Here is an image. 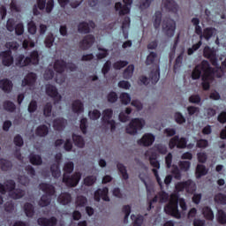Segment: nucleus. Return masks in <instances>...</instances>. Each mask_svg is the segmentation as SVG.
<instances>
[{"label":"nucleus","mask_w":226,"mask_h":226,"mask_svg":"<svg viewBox=\"0 0 226 226\" xmlns=\"http://www.w3.org/2000/svg\"><path fill=\"white\" fill-rule=\"evenodd\" d=\"M215 73H216V70L211 67L209 62L207 60H202L192 70V80H199L201 77V86H211V82L215 80Z\"/></svg>","instance_id":"nucleus-1"},{"label":"nucleus","mask_w":226,"mask_h":226,"mask_svg":"<svg viewBox=\"0 0 226 226\" xmlns=\"http://www.w3.org/2000/svg\"><path fill=\"white\" fill-rule=\"evenodd\" d=\"M39 188L45 193L41 197L39 206L41 207H47L52 202V196L56 193V187L50 184L41 183Z\"/></svg>","instance_id":"nucleus-2"},{"label":"nucleus","mask_w":226,"mask_h":226,"mask_svg":"<svg viewBox=\"0 0 226 226\" xmlns=\"http://www.w3.org/2000/svg\"><path fill=\"white\" fill-rule=\"evenodd\" d=\"M164 212L166 215L177 218V220L181 218V212H179V196L177 194L170 195V201L164 207Z\"/></svg>","instance_id":"nucleus-3"},{"label":"nucleus","mask_w":226,"mask_h":226,"mask_svg":"<svg viewBox=\"0 0 226 226\" xmlns=\"http://www.w3.org/2000/svg\"><path fill=\"white\" fill-rule=\"evenodd\" d=\"M40 63V55L37 50H34L30 53L29 56L19 55L16 58V66L24 68V66H29V64H38Z\"/></svg>","instance_id":"nucleus-4"},{"label":"nucleus","mask_w":226,"mask_h":226,"mask_svg":"<svg viewBox=\"0 0 226 226\" xmlns=\"http://www.w3.org/2000/svg\"><path fill=\"white\" fill-rule=\"evenodd\" d=\"M146 121L143 118H133L125 129L126 133L129 135H137L144 128Z\"/></svg>","instance_id":"nucleus-5"},{"label":"nucleus","mask_w":226,"mask_h":226,"mask_svg":"<svg viewBox=\"0 0 226 226\" xmlns=\"http://www.w3.org/2000/svg\"><path fill=\"white\" fill-rule=\"evenodd\" d=\"M162 33L168 38H172L176 33V21L170 18H165L162 20Z\"/></svg>","instance_id":"nucleus-6"},{"label":"nucleus","mask_w":226,"mask_h":226,"mask_svg":"<svg viewBox=\"0 0 226 226\" xmlns=\"http://www.w3.org/2000/svg\"><path fill=\"white\" fill-rule=\"evenodd\" d=\"M82 178V174L80 172H75L73 175L70 176L68 174L63 175V183L66 185L69 188H75L77 185L80 182Z\"/></svg>","instance_id":"nucleus-7"},{"label":"nucleus","mask_w":226,"mask_h":226,"mask_svg":"<svg viewBox=\"0 0 226 226\" xmlns=\"http://www.w3.org/2000/svg\"><path fill=\"white\" fill-rule=\"evenodd\" d=\"M139 80L143 86H147L149 82L152 84H157L160 80V68H157L155 71H151L149 78L145 75L139 76Z\"/></svg>","instance_id":"nucleus-8"},{"label":"nucleus","mask_w":226,"mask_h":226,"mask_svg":"<svg viewBox=\"0 0 226 226\" xmlns=\"http://www.w3.org/2000/svg\"><path fill=\"white\" fill-rule=\"evenodd\" d=\"M114 115V111L112 109H106L102 112V124H108L110 126V132H116V121L110 120L112 119V116Z\"/></svg>","instance_id":"nucleus-9"},{"label":"nucleus","mask_w":226,"mask_h":226,"mask_svg":"<svg viewBox=\"0 0 226 226\" xmlns=\"http://www.w3.org/2000/svg\"><path fill=\"white\" fill-rule=\"evenodd\" d=\"M150 165L154 167L152 172L161 188H163V182H162V178H160V175L158 174V169H160V162L156 160V154L153 153L149 157Z\"/></svg>","instance_id":"nucleus-10"},{"label":"nucleus","mask_w":226,"mask_h":226,"mask_svg":"<svg viewBox=\"0 0 226 226\" xmlns=\"http://www.w3.org/2000/svg\"><path fill=\"white\" fill-rule=\"evenodd\" d=\"M54 70L60 75V79L58 76L56 77V84H63L64 81V76L63 73L64 70H66V61L64 60H56L54 64Z\"/></svg>","instance_id":"nucleus-11"},{"label":"nucleus","mask_w":226,"mask_h":226,"mask_svg":"<svg viewBox=\"0 0 226 226\" xmlns=\"http://www.w3.org/2000/svg\"><path fill=\"white\" fill-rule=\"evenodd\" d=\"M203 56L206 59H209L212 66L218 68V58L216 57V50L215 48L206 46L203 49Z\"/></svg>","instance_id":"nucleus-12"},{"label":"nucleus","mask_w":226,"mask_h":226,"mask_svg":"<svg viewBox=\"0 0 226 226\" xmlns=\"http://www.w3.org/2000/svg\"><path fill=\"white\" fill-rule=\"evenodd\" d=\"M175 189L177 192H185V190L187 192V193H192L195 192V184L192 179H188L185 182H178L175 185Z\"/></svg>","instance_id":"nucleus-13"},{"label":"nucleus","mask_w":226,"mask_h":226,"mask_svg":"<svg viewBox=\"0 0 226 226\" xmlns=\"http://www.w3.org/2000/svg\"><path fill=\"white\" fill-rule=\"evenodd\" d=\"M123 4L121 2H117L115 4L116 11H119V15H128L130 13V6L133 3V0H123Z\"/></svg>","instance_id":"nucleus-14"},{"label":"nucleus","mask_w":226,"mask_h":226,"mask_svg":"<svg viewBox=\"0 0 226 226\" xmlns=\"http://www.w3.org/2000/svg\"><path fill=\"white\" fill-rule=\"evenodd\" d=\"M104 200V202H110V198L109 197V187H103L102 189H97L94 192V200L100 202V200Z\"/></svg>","instance_id":"nucleus-15"},{"label":"nucleus","mask_w":226,"mask_h":226,"mask_svg":"<svg viewBox=\"0 0 226 226\" xmlns=\"http://www.w3.org/2000/svg\"><path fill=\"white\" fill-rule=\"evenodd\" d=\"M95 40L93 34L86 35L83 40L79 41V49H81V50H89V49L93 47Z\"/></svg>","instance_id":"nucleus-16"},{"label":"nucleus","mask_w":226,"mask_h":226,"mask_svg":"<svg viewBox=\"0 0 226 226\" xmlns=\"http://www.w3.org/2000/svg\"><path fill=\"white\" fill-rule=\"evenodd\" d=\"M94 27H96V24H94L93 20H90L88 23L83 21L78 25V32L80 33V34H89L91 28L94 29Z\"/></svg>","instance_id":"nucleus-17"},{"label":"nucleus","mask_w":226,"mask_h":226,"mask_svg":"<svg viewBox=\"0 0 226 226\" xmlns=\"http://www.w3.org/2000/svg\"><path fill=\"white\" fill-rule=\"evenodd\" d=\"M46 94L48 96H50V98H53L55 103H59L62 100L61 94H59V92L57 91V87L56 86H49L46 87Z\"/></svg>","instance_id":"nucleus-18"},{"label":"nucleus","mask_w":226,"mask_h":226,"mask_svg":"<svg viewBox=\"0 0 226 226\" xmlns=\"http://www.w3.org/2000/svg\"><path fill=\"white\" fill-rule=\"evenodd\" d=\"M154 139V135L152 133H145L142 138L138 140V144L139 146H144V147H149V146H153Z\"/></svg>","instance_id":"nucleus-19"},{"label":"nucleus","mask_w":226,"mask_h":226,"mask_svg":"<svg viewBox=\"0 0 226 226\" xmlns=\"http://www.w3.org/2000/svg\"><path fill=\"white\" fill-rule=\"evenodd\" d=\"M2 57V64L4 66H11L13 64V56L11 55V50L7 49L0 53Z\"/></svg>","instance_id":"nucleus-20"},{"label":"nucleus","mask_w":226,"mask_h":226,"mask_svg":"<svg viewBox=\"0 0 226 226\" xmlns=\"http://www.w3.org/2000/svg\"><path fill=\"white\" fill-rule=\"evenodd\" d=\"M37 223L40 226H56L57 225V218H56V216H51L49 218L39 217L37 219Z\"/></svg>","instance_id":"nucleus-21"},{"label":"nucleus","mask_w":226,"mask_h":226,"mask_svg":"<svg viewBox=\"0 0 226 226\" xmlns=\"http://www.w3.org/2000/svg\"><path fill=\"white\" fill-rule=\"evenodd\" d=\"M37 5L39 10H43L46 7L47 13H51L54 10V0H37Z\"/></svg>","instance_id":"nucleus-22"},{"label":"nucleus","mask_w":226,"mask_h":226,"mask_svg":"<svg viewBox=\"0 0 226 226\" xmlns=\"http://www.w3.org/2000/svg\"><path fill=\"white\" fill-rule=\"evenodd\" d=\"M66 124H68V120L64 117H58L53 120V128L56 132H63L66 128Z\"/></svg>","instance_id":"nucleus-23"},{"label":"nucleus","mask_w":226,"mask_h":226,"mask_svg":"<svg viewBox=\"0 0 226 226\" xmlns=\"http://www.w3.org/2000/svg\"><path fill=\"white\" fill-rule=\"evenodd\" d=\"M216 33V28L209 26L203 29V33L201 34L200 39L202 41L206 40L207 41H209L210 38H213L214 34Z\"/></svg>","instance_id":"nucleus-24"},{"label":"nucleus","mask_w":226,"mask_h":226,"mask_svg":"<svg viewBox=\"0 0 226 226\" xmlns=\"http://www.w3.org/2000/svg\"><path fill=\"white\" fill-rule=\"evenodd\" d=\"M36 83V73L29 72L23 79L21 86H34Z\"/></svg>","instance_id":"nucleus-25"},{"label":"nucleus","mask_w":226,"mask_h":226,"mask_svg":"<svg viewBox=\"0 0 226 226\" xmlns=\"http://www.w3.org/2000/svg\"><path fill=\"white\" fill-rule=\"evenodd\" d=\"M162 6L168 11H177V4L174 0H162Z\"/></svg>","instance_id":"nucleus-26"},{"label":"nucleus","mask_w":226,"mask_h":226,"mask_svg":"<svg viewBox=\"0 0 226 226\" xmlns=\"http://www.w3.org/2000/svg\"><path fill=\"white\" fill-rule=\"evenodd\" d=\"M26 195V191L20 188L14 189L12 192H9V197L13 199L14 200H18L19 199H22Z\"/></svg>","instance_id":"nucleus-27"},{"label":"nucleus","mask_w":226,"mask_h":226,"mask_svg":"<svg viewBox=\"0 0 226 226\" xmlns=\"http://www.w3.org/2000/svg\"><path fill=\"white\" fill-rule=\"evenodd\" d=\"M72 112L74 114H82L84 112V103L80 100H75L72 102Z\"/></svg>","instance_id":"nucleus-28"},{"label":"nucleus","mask_w":226,"mask_h":226,"mask_svg":"<svg viewBox=\"0 0 226 226\" xmlns=\"http://www.w3.org/2000/svg\"><path fill=\"white\" fill-rule=\"evenodd\" d=\"M57 200L63 206H66L72 202V194L69 192H64L58 196Z\"/></svg>","instance_id":"nucleus-29"},{"label":"nucleus","mask_w":226,"mask_h":226,"mask_svg":"<svg viewBox=\"0 0 226 226\" xmlns=\"http://www.w3.org/2000/svg\"><path fill=\"white\" fill-rule=\"evenodd\" d=\"M202 215L205 220H208L209 222L215 220V213H213V209L210 207H204L202 208Z\"/></svg>","instance_id":"nucleus-30"},{"label":"nucleus","mask_w":226,"mask_h":226,"mask_svg":"<svg viewBox=\"0 0 226 226\" xmlns=\"http://www.w3.org/2000/svg\"><path fill=\"white\" fill-rule=\"evenodd\" d=\"M37 137H47L49 135V127L45 124L39 125L35 130Z\"/></svg>","instance_id":"nucleus-31"},{"label":"nucleus","mask_w":226,"mask_h":226,"mask_svg":"<svg viewBox=\"0 0 226 226\" xmlns=\"http://www.w3.org/2000/svg\"><path fill=\"white\" fill-rule=\"evenodd\" d=\"M72 137L76 147L82 148L84 147V146H86V141L84 140V138L82 136L72 133Z\"/></svg>","instance_id":"nucleus-32"},{"label":"nucleus","mask_w":226,"mask_h":226,"mask_svg":"<svg viewBox=\"0 0 226 226\" xmlns=\"http://www.w3.org/2000/svg\"><path fill=\"white\" fill-rule=\"evenodd\" d=\"M24 212L27 218H33V216H34V206L29 202L25 203Z\"/></svg>","instance_id":"nucleus-33"},{"label":"nucleus","mask_w":226,"mask_h":226,"mask_svg":"<svg viewBox=\"0 0 226 226\" xmlns=\"http://www.w3.org/2000/svg\"><path fill=\"white\" fill-rule=\"evenodd\" d=\"M158 62V54L156 52L151 51L146 59L147 66H150V64H156Z\"/></svg>","instance_id":"nucleus-34"},{"label":"nucleus","mask_w":226,"mask_h":226,"mask_svg":"<svg viewBox=\"0 0 226 226\" xmlns=\"http://www.w3.org/2000/svg\"><path fill=\"white\" fill-rule=\"evenodd\" d=\"M117 169L122 175V179H124V181H127V179L130 178V176L128 175V171L126 170V166L124 164L118 162L117 164Z\"/></svg>","instance_id":"nucleus-35"},{"label":"nucleus","mask_w":226,"mask_h":226,"mask_svg":"<svg viewBox=\"0 0 226 226\" xmlns=\"http://www.w3.org/2000/svg\"><path fill=\"white\" fill-rule=\"evenodd\" d=\"M192 24L195 27V34L200 36H202V26H200V19H199V18H192L191 20Z\"/></svg>","instance_id":"nucleus-36"},{"label":"nucleus","mask_w":226,"mask_h":226,"mask_svg":"<svg viewBox=\"0 0 226 226\" xmlns=\"http://www.w3.org/2000/svg\"><path fill=\"white\" fill-rule=\"evenodd\" d=\"M11 167H13V164L11 161L3 158L0 159V169L4 172H8V170H11Z\"/></svg>","instance_id":"nucleus-37"},{"label":"nucleus","mask_w":226,"mask_h":226,"mask_svg":"<svg viewBox=\"0 0 226 226\" xmlns=\"http://www.w3.org/2000/svg\"><path fill=\"white\" fill-rule=\"evenodd\" d=\"M133 72H135V65L129 64L123 72L124 79H125L126 80L132 79V77H133Z\"/></svg>","instance_id":"nucleus-38"},{"label":"nucleus","mask_w":226,"mask_h":226,"mask_svg":"<svg viewBox=\"0 0 226 226\" xmlns=\"http://www.w3.org/2000/svg\"><path fill=\"white\" fill-rule=\"evenodd\" d=\"M4 110L6 112L13 113L17 110V106L11 101H4L3 102Z\"/></svg>","instance_id":"nucleus-39"},{"label":"nucleus","mask_w":226,"mask_h":226,"mask_svg":"<svg viewBox=\"0 0 226 226\" xmlns=\"http://www.w3.org/2000/svg\"><path fill=\"white\" fill-rule=\"evenodd\" d=\"M214 200L215 204H221L222 206L226 205V194H223L222 192H218L215 195Z\"/></svg>","instance_id":"nucleus-40"},{"label":"nucleus","mask_w":226,"mask_h":226,"mask_svg":"<svg viewBox=\"0 0 226 226\" xmlns=\"http://www.w3.org/2000/svg\"><path fill=\"white\" fill-rule=\"evenodd\" d=\"M161 25H162V11H156L154 16V29H160Z\"/></svg>","instance_id":"nucleus-41"},{"label":"nucleus","mask_w":226,"mask_h":226,"mask_svg":"<svg viewBox=\"0 0 226 226\" xmlns=\"http://www.w3.org/2000/svg\"><path fill=\"white\" fill-rule=\"evenodd\" d=\"M154 151H156V153H159V154H167V153H169V149L167 148V146L162 143L155 144L154 146Z\"/></svg>","instance_id":"nucleus-42"},{"label":"nucleus","mask_w":226,"mask_h":226,"mask_svg":"<svg viewBox=\"0 0 226 226\" xmlns=\"http://www.w3.org/2000/svg\"><path fill=\"white\" fill-rule=\"evenodd\" d=\"M29 161L32 165H41L43 163L41 156L38 154H30Z\"/></svg>","instance_id":"nucleus-43"},{"label":"nucleus","mask_w":226,"mask_h":226,"mask_svg":"<svg viewBox=\"0 0 226 226\" xmlns=\"http://www.w3.org/2000/svg\"><path fill=\"white\" fill-rule=\"evenodd\" d=\"M207 174V169L203 164H198L196 167V177H202V176H206Z\"/></svg>","instance_id":"nucleus-44"},{"label":"nucleus","mask_w":226,"mask_h":226,"mask_svg":"<svg viewBox=\"0 0 226 226\" xmlns=\"http://www.w3.org/2000/svg\"><path fill=\"white\" fill-rule=\"evenodd\" d=\"M51 175L53 177L57 179L61 176V170H59V164L53 163L50 166Z\"/></svg>","instance_id":"nucleus-45"},{"label":"nucleus","mask_w":226,"mask_h":226,"mask_svg":"<svg viewBox=\"0 0 226 226\" xmlns=\"http://www.w3.org/2000/svg\"><path fill=\"white\" fill-rule=\"evenodd\" d=\"M178 167L182 172H188L190 170V167H192V162L189 161H180Z\"/></svg>","instance_id":"nucleus-46"},{"label":"nucleus","mask_w":226,"mask_h":226,"mask_svg":"<svg viewBox=\"0 0 226 226\" xmlns=\"http://www.w3.org/2000/svg\"><path fill=\"white\" fill-rule=\"evenodd\" d=\"M217 222L221 225H226V213L223 210H218L217 212Z\"/></svg>","instance_id":"nucleus-47"},{"label":"nucleus","mask_w":226,"mask_h":226,"mask_svg":"<svg viewBox=\"0 0 226 226\" xmlns=\"http://www.w3.org/2000/svg\"><path fill=\"white\" fill-rule=\"evenodd\" d=\"M5 190L6 192H9V193H11L13 190H15L17 184L15 183V180L13 179H9L5 181Z\"/></svg>","instance_id":"nucleus-48"},{"label":"nucleus","mask_w":226,"mask_h":226,"mask_svg":"<svg viewBox=\"0 0 226 226\" xmlns=\"http://www.w3.org/2000/svg\"><path fill=\"white\" fill-rule=\"evenodd\" d=\"M73 169H75V164L73 163V162H65L64 165V174H72V172H73Z\"/></svg>","instance_id":"nucleus-49"},{"label":"nucleus","mask_w":226,"mask_h":226,"mask_svg":"<svg viewBox=\"0 0 226 226\" xmlns=\"http://www.w3.org/2000/svg\"><path fill=\"white\" fill-rule=\"evenodd\" d=\"M122 211L125 215L124 217V223H128V218H130V214L132 213V207L130 205H124Z\"/></svg>","instance_id":"nucleus-50"},{"label":"nucleus","mask_w":226,"mask_h":226,"mask_svg":"<svg viewBox=\"0 0 226 226\" xmlns=\"http://www.w3.org/2000/svg\"><path fill=\"white\" fill-rule=\"evenodd\" d=\"M175 121L177 124H185L186 123V118L183 116V113L177 111L174 115Z\"/></svg>","instance_id":"nucleus-51"},{"label":"nucleus","mask_w":226,"mask_h":226,"mask_svg":"<svg viewBox=\"0 0 226 226\" xmlns=\"http://www.w3.org/2000/svg\"><path fill=\"white\" fill-rule=\"evenodd\" d=\"M200 47H202V41L200 40L196 44H193L192 48H189L187 49L188 56H192V54L194 52H197V50H199Z\"/></svg>","instance_id":"nucleus-52"},{"label":"nucleus","mask_w":226,"mask_h":226,"mask_svg":"<svg viewBox=\"0 0 226 226\" xmlns=\"http://www.w3.org/2000/svg\"><path fill=\"white\" fill-rule=\"evenodd\" d=\"M55 40L56 39L54 38L53 34H49L46 36L45 41H44V44L47 47V49H50L54 45Z\"/></svg>","instance_id":"nucleus-53"},{"label":"nucleus","mask_w":226,"mask_h":226,"mask_svg":"<svg viewBox=\"0 0 226 226\" xmlns=\"http://www.w3.org/2000/svg\"><path fill=\"white\" fill-rule=\"evenodd\" d=\"M131 219L134 220V222H133L134 226H142V224L144 223V216L143 215L135 216V215H132Z\"/></svg>","instance_id":"nucleus-54"},{"label":"nucleus","mask_w":226,"mask_h":226,"mask_svg":"<svg viewBox=\"0 0 226 226\" xmlns=\"http://www.w3.org/2000/svg\"><path fill=\"white\" fill-rule=\"evenodd\" d=\"M125 66H128V61L126 60H119L113 64L114 70H121L125 68Z\"/></svg>","instance_id":"nucleus-55"},{"label":"nucleus","mask_w":226,"mask_h":226,"mask_svg":"<svg viewBox=\"0 0 226 226\" xmlns=\"http://www.w3.org/2000/svg\"><path fill=\"white\" fill-rule=\"evenodd\" d=\"M87 204V198L86 196H78L76 199V205L78 207H85Z\"/></svg>","instance_id":"nucleus-56"},{"label":"nucleus","mask_w":226,"mask_h":226,"mask_svg":"<svg viewBox=\"0 0 226 226\" xmlns=\"http://www.w3.org/2000/svg\"><path fill=\"white\" fill-rule=\"evenodd\" d=\"M120 102L123 105H128V103L132 102V97L129 95L128 93H122L120 94Z\"/></svg>","instance_id":"nucleus-57"},{"label":"nucleus","mask_w":226,"mask_h":226,"mask_svg":"<svg viewBox=\"0 0 226 226\" xmlns=\"http://www.w3.org/2000/svg\"><path fill=\"white\" fill-rule=\"evenodd\" d=\"M83 181H84L85 186H93L96 183V177L88 176L85 177Z\"/></svg>","instance_id":"nucleus-58"},{"label":"nucleus","mask_w":226,"mask_h":226,"mask_svg":"<svg viewBox=\"0 0 226 226\" xmlns=\"http://www.w3.org/2000/svg\"><path fill=\"white\" fill-rule=\"evenodd\" d=\"M186 144H188V140L186 139V138H179L178 136V139L177 141V149H185L186 147Z\"/></svg>","instance_id":"nucleus-59"},{"label":"nucleus","mask_w":226,"mask_h":226,"mask_svg":"<svg viewBox=\"0 0 226 226\" xmlns=\"http://www.w3.org/2000/svg\"><path fill=\"white\" fill-rule=\"evenodd\" d=\"M102 116V113L98 109H94L93 111L88 112V117L92 121H96L100 119V117Z\"/></svg>","instance_id":"nucleus-60"},{"label":"nucleus","mask_w":226,"mask_h":226,"mask_svg":"<svg viewBox=\"0 0 226 226\" xmlns=\"http://www.w3.org/2000/svg\"><path fill=\"white\" fill-rule=\"evenodd\" d=\"M43 114L45 117H50L52 116V103L48 102L43 109Z\"/></svg>","instance_id":"nucleus-61"},{"label":"nucleus","mask_w":226,"mask_h":226,"mask_svg":"<svg viewBox=\"0 0 226 226\" xmlns=\"http://www.w3.org/2000/svg\"><path fill=\"white\" fill-rule=\"evenodd\" d=\"M15 19H9L6 23L7 31H10V33H13V31H15Z\"/></svg>","instance_id":"nucleus-62"},{"label":"nucleus","mask_w":226,"mask_h":226,"mask_svg":"<svg viewBox=\"0 0 226 226\" xmlns=\"http://www.w3.org/2000/svg\"><path fill=\"white\" fill-rule=\"evenodd\" d=\"M79 128L84 135L87 133V118H82L80 120Z\"/></svg>","instance_id":"nucleus-63"},{"label":"nucleus","mask_w":226,"mask_h":226,"mask_svg":"<svg viewBox=\"0 0 226 226\" xmlns=\"http://www.w3.org/2000/svg\"><path fill=\"white\" fill-rule=\"evenodd\" d=\"M27 29L30 34H36V23L34 21L28 22Z\"/></svg>","instance_id":"nucleus-64"}]
</instances>
